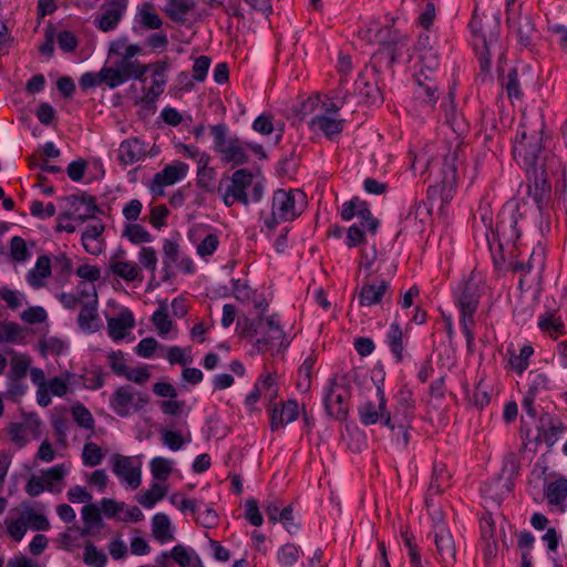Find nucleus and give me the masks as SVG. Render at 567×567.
Here are the masks:
<instances>
[{
	"mask_svg": "<svg viewBox=\"0 0 567 567\" xmlns=\"http://www.w3.org/2000/svg\"><path fill=\"white\" fill-rule=\"evenodd\" d=\"M297 197H299L300 205H302L306 195L301 190L277 189L274 192L271 209L278 214L281 221L295 220L301 214V207H297Z\"/></svg>",
	"mask_w": 567,
	"mask_h": 567,
	"instance_id": "obj_6",
	"label": "nucleus"
},
{
	"mask_svg": "<svg viewBox=\"0 0 567 567\" xmlns=\"http://www.w3.org/2000/svg\"><path fill=\"white\" fill-rule=\"evenodd\" d=\"M470 28L473 34L480 37L483 42L484 50L480 54L481 73L478 76L482 81H485L491 71V49L496 45L498 41V21L491 20L488 22V32H485L483 21L474 17L470 22Z\"/></svg>",
	"mask_w": 567,
	"mask_h": 567,
	"instance_id": "obj_4",
	"label": "nucleus"
},
{
	"mask_svg": "<svg viewBox=\"0 0 567 567\" xmlns=\"http://www.w3.org/2000/svg\"><path fill=\"white\" fill-rule=\"evenodd\" d=\"M146 154L144 144L137 137L124 140L118 147L117 159L127 166L142 159Z\"/></svg>",
	"mask_w": 567,
	"mask_h": 567,
	"instance_id": "obj_16",
	"label": "nucleus"
},
{
	"mask_svg": "<svg viewBox=\"0 0 567 567\" xmlns=\"http://www.w3.org/2000/svg\"><path fill=\"white\" fill-rule=\"evenodd\" d=\"M166 80L153 79L152 85L147 89L142 102L146 105H154L157 97L164 92Z\"/></svg>",
	"mask_w": 567,
	"mask_h": 567,
	"instance_id": "obj_62",
	"label": "nucleus"
},
{
	"mask_svg": "<svg viewBox=\"0 0 567 567\" xmlns=\"http://www.w3.org/2000/svg\"><path fill=\"white\" fill-rule=\"evenodd\" d=\"M219 239L216 234H208L198 245L197 254L202 258L212 256L218 248Z\"/></svg>",
	"mask_w": 567,
	"mask_h": 567,
	"instance_id": "obj_60",
	"label": "nucleus"
},
{
	"mask_svg": "<svg viewBox=\"0 0 567 567\" xmlns=\"http://www.w3.org/2000/svg\"><path fill=\"white\" fill-rule=\"evenodd\" d=\"M535 33V24L530 16H519L517 35L523 45H528L532 42L533 34Z\"/></svg>",
	"mask_w": 567,
	"mask_h": 567,
	"instance_id": "obj_43",
	"label": "nucleus"
},
{
	"mask_svg": "<svg viewBox=\"0 0 567 567\" xmlns=\"http://www.w3.org/2000/svg\"><path fill=\"white\" fill-rule=\"evenodd\" d=\"M111 270L126 281H134L138 279L141 268L134 262L115 261L111 264ZM140 280H142V278H140Z\"/></svg>",
	"mask_w": 567,
	"mask_h": 567,
	"instance_id": "obj_32",
	"label": "nucleus"
},
{
	"mask_svg": "<svg viewBox=\"0 0 567 567\" xmlns=\"http://www.w3.org/2000/svg\"><path fill=\"white\" fill-rule=\"evenodd\" d=\"M368 87L369 83L361 74H359L352 85V90H350L347 84L343 85V90H339L342 93V104L349 101L352 96H358L359 99L368 102L370 100V92Z\"/></svg>",
	"mask_w": 567,
	"mask_h": 567,
	"instance_id": "obj_28",
	"label": "nucleus"
},
{
	"mask_svg": "<svg viewBox=\"0 0 567 567\" xmlns=\"http://www.w3.org/2000/svg\"><path fill=\"white\" fill-rule=\"evenodd\" d=\"M51 275V261L50 258L45 255H42L38 258L35 262V267L29 270L27 275L28 282L33 288H40L43 286V279L50 277Z\"/></svg>",
	"mask_w": 567,
	"mask_h": 567,
	"instance_id": "obj_22",
	"label": "nucleus"
},
{
	"mask_svg": "<svg viewBox=\"0 0 567 567\" xmlns=\"http://www.w3.org/2000/svg\"><path fill=\"white\" fill-rule=\"evenodd\" d=\"M194 8V2L190 0H167L163 11L167 17L176 22L184 23L186 14Z\"/></svg>",
	"mask_w": 567,
	"mask_h": 567,
	"instance_id": "obj_23",
	"label": "nucleus"
},
{
	"mask_svg": "<svg viewBox=\"0 0 567 567\" xmlns=\"http://www.w3.org/2000/svg\"><path fill=\"white\" fill-rule=\"evenodd\" d=\"M92 374L93 375L91 378H87L83 374H76L75 381L82 380V384L85 389L96 391L105 384V377L107 375V373L104 372L101 367H97L92 370Z\"/></svg>",
	"mask_w": 567,
	"mask_h": 567,
	"instance_id": "obj_44",
	"label": "nucleus"
},
{
	"mask_svg": "<svg viewBox=\"0 0 567 567\" xmlns=\"http://www.w3.org/2000/svg\"><path fill=\"white\" fill-rule=\"evenodd\" d=\"M264 320V316L259 315L255 319H249L248 317H241L237 321V328L240 329L239 334L241 337H252L256 336L261 327Z\"/></svg>",
	"mask_w": 567,
	"mask_h": 567,
	"instance_id": "obj_46",
	"label": "nucleus"
},
{
	"mask_svg": "<svg viewBox=\"0 0 567 567\" xmlns=\"http://www.w3.org/2000/svg\"><path fill=\"white\" fill-rule=\"evenodd\" d=\"M220 153L223 154V161L230 163L233 166L244 165L249 161L248 154L238 144L237 138L231 140Z\"/></svg>",
	"mask_w": 567,
	"mask_h": 567,
	"instance_id": "obj_26",
	"label": "nucleus"
},
{
	"mask_svg": "<svg viewBox=\"0 0 567 567\" xmlns=\"http://www.w3.org/2000/svg\"><path fill=\"white\" fill-rule=\"evenodd\" d=\"M457 153H449L443 163L442 179L439 185L430 186L427 189V199L430 202V212L434 208L442 210L444 205L453 198V193L457 184Z\"/></svg>",
	"mask_w": 567,
	"mask_h": 567,
	"instance_id": "obj_3",
	"label": "nucleus"
},
{
	"mask_svg": "<svg viewBox=\"0 0 567 567\" xmlns=\"http://www.w3.org/2000/svg\"><path fill=\"white\" fill-rule=\"evenodd\" d=\"M482 290V279L475 274L464 282L462 290L457 297V305L461 311V326L466 338L467 349L473 352L475 324L474 313L477 310Z\"/></svg>",
	"mask_w": 567,
	"mask_h": 567,
	"instance_id": "obj_2",
	"label": "nucleus"
},
{
	"mask_svg": "<svg viewBox=\"0 0 567 567\" xmlns=\"http://www.w3.org/2000/svg\"><path fill=\"white\" fill-rule=\"evenodd\" d=\"M83 561L89 566L104 567L107 557L103 551L97 550L93 543L87 542L84 547Z\"/></svg>",
	"mask_w": 567,
	"mask_h": 567,
	"instance_id": "obj_42",
	"label": "nucleus"
},
{
	"mask_svg": "<svg viewBox=\"0 0 567 567\" xmlns=\"http://www.w3.org/2000/svg\"><path fill=\"white\" fill-rule=\"evenodd\" d=\"M82 518L85 527L81 530L82 536L90 534V528L102 526L101 511L95 504H87L82 508Z\"/></svg>",
	"mask_w": 567,
	"mask_h": 567,
	"instance_id": "obj_29",
	"label": "nucleus"
},
{
	"mask_svg": "<svg viewBox=\"0 0 567 567\" xmlns=\"http://www.w3.org/2000/svg\"><path fill=\"white\" fill-rule=\"evenodd\" d=\"M279 522L282 523L284 527L289 534H295L298 532L300 524L295 520L292 504H289L281 509L279 514Z\"/></svg>",
	"mask_w": 567,
	"mask_h": 567,
	"instance_id": "obj_63",
	"label": "nucleus"
},
{
	"mask_svg": "<svg viewBox=\"0 0 567 567\" xmlns=\"http://www.w3.org/2000/svg\"><path fill=\"white\" fill-rule=\"evenodd\" d=\"M412 420L392 421V437L395 436L396 443L406 447L410 440L409 429Z\"/></svg>",
	"mask_w": 567,
	"mask_h": 567,
	"instance_id": "obj_47",
	"label": "nucleus"
},
{
	"mask_svg": "<svg viewBox=\"0 0 567 567\" xmlns=\"http://www.w3.org/2000/svg\"><path fill=\"white\" fill-rule=\"evenodd\" d=\"M245 518L256 527L264 523V517L259 511L258 502L255 498H249L245 503Z\"/></svg>",
	"mask_w": 567,
	"mask_h": 567,
	"instance_id": "obj_56",
	"label": "nucleus"
},
{
	"mask_svg": "<svg viewBox=\"0 0 567 567\" xmlns=\"http://www.w3.org/2000/svg\"><path fill=\"white\" fill-rule=\"evenodd\" d=\"M350 390L347 385L330 379L323 396L327 414L334 420L344 421L348 417Z\"/></svg>",
	"mask_w": 567,
	"mask_h": 567,
	"instance_id": "obj_5",
	"label": "nucleus"
},
{
	"mask_svg": "<svg viewBox=\"0 0 567 567\" xmlns=\"http://www.w3.org/2000/svg\"><path fill=\"white\" fill-rule=\"evenodd\" d=\"M152 321L161 336H165L172 330L173 322L168 319L165 306H162L156 311H154Z\"/></svg>",
	"mask_w": 567,
	"mask_h": 567,
	"instance_id": "obj_51",
	"label": "nucleus"
},
{
	"mask_svg": "<svg viewBox=\"0 0 567 567\" xmlns=\"http://www.w3.org/2000/svg\"><path fill=\"white\" fill-rule=\"evenodd\" d=\"M545 496L550 505H559L567 498V478L559 477L545 487Z\"/></svg>",
	"mask_w": 567,
	"mask_h": 567,
	"instance_id": "obj_27",
	"label": "nucleus"
},
{
	"mask_svg": "<svg viewBox=\"0 0 567 567\" xmlns=\"http://www.w3.org/2000/svg\"><path fill=\"white\" fill-rule=\"evenodd\" d=\"M150 467L152 476L156 481H166L173 471L172 462L162 456L153 457Z\"/></svg>",
	"mask_w": 567,
	"mask_h": 567,
	"instance_id": "obj_36",
	"label": "nucleus"
},
{
	"mask_svg": "<svg viewBox=\"0 0 567 567\" xmlns=\"http://www.w3.org/2000/svg\"><path fill=\"white\" fill-rule=\"evenodd\" d=\"M82 460L85 466L99 465L103 460L101 447L93 442L86 443L83 449Z\"/></svg>",
	"mask_w": 567,
	"mask_h": 567,
	"instance_id": "obj_48",
	"label": "nucleus"
},
{
	"mask_svg": "<svg viewBox=\"0 0 567 567\" xmlns=\"http://www.w3.org/2000/svg\"><path fill=\"white\" fill-rule=\"evenodd\" d=\"M45 489L50 493H58L61 491L60 488L55 489L54 485L51 482H48V484H47V482L42 475L41 476L31 475L25 484V487H24L25 493L31 497L39 496Z\"/></svg>",
	"mask_w": 567,
	"mask_h": 567,
	"instance_id": "obj_30",
	"label": "nucleus"
},
{
	"mask_svg": "<svg viewBox=\"0 0 567 567\" xmlns=\"http://www.w3.org/2000/svg\"><path fill=\"white\" fill-rule=\"evenodd\" d=\"M71 412L74 421L79 424V426L87 430L94 429V419L91 412L83 404L79 403L74 405Z\"/></svg>",
	"mask_w": 567,
	"mask_h": 567,
	"instance_id": "obj_49",
	"label": "nucleus"
},
{
	"mask_svg": "<svg viewBox=\"0 0 567 567\" xmlns=\"http://www.w3.org/2000/svg\"><path fill=\"white\" fill-rule=\"evenodd\" d=\"M386 403L381 404V396L378 403L367 401L358 408L359 420L363 425H372L381 421L384 426H390V413H385Z\"/></svg>",
	"mask_w": 567,
	"mask_h": 567,
	"instance_id": "obj_12",
	"label": "nucleus"
},
{
	"mask_svg": "<svg viewBox=\"0 0 567 567\" xmlns=\"http://www.w3.org/2000/svg\"><path fill=\"white\" fill-rule=\"evenodd\" d=\"M270 430L277 431L280 426L297 420L299 411L296 400H288L280 403V409L276 404L270 409Z\"/></svg>",
	"mask_w": 567,
	"mask_h": 567,
	"instance_id": "obj_13",
	"label": "nucleus"
},
{
	"mask_svg": "<svg viewBox=\"0 0 567 567\" xmlns=\"http://www.w3.org/2000/svg\"><path fill=\"white\" fill-rule=\"evenodd\" d=\"M135 327L133 312L125 308L116 317L107 319V331L112 340L118 341L125 338L127 330Z\"/></svg>",
	"mask_w": 567,
	"mask_h": 567,
	"instance_id": "obj_15",
	"label": "nucleus"
},
{
	"mask_svg": "<svg viewBox=\"0 0 567 567\" xmlns=\"http://www.w3.org/2000/svg\"><path fill=\"white\" fill-rule=\"evenodd\" d=\"M99 80H101V84H105L110 89H115L126 82L116 64L115 66H103L100 70Z\"/></svg>",
	"mask_w": 567,
	"mask_h": 567,
	"instance_id": "obj_37",
	"label": "nucleus"
},
{
	"mask_svg": "<svg viewBox=\"0 0 567 567\" xmlns=\"http://www.w3.org/2000/svg\"><path fill=\"white\" fill-rule=\"evenodd\" d=\"M209 156L206 154H202L199 158V167L197 171V179L196 185L203 188L207 193H213L215 190L212 182L215 178V169L213 167H208Z\"/></svg>",
	"mask_w": 567,
	"mask_h": 567,
	"instance_id": "obj_25",
	"label": "nucleus"
},
{
	"mask_svg": "<svg viewBox=\"0 0 567 567\" xmlns=\"http://www.w3.org/2000/svg\"><path fill=\"white\" fill-rule=\"evenodd\" d=\"M10 256L13 261L23 262L31 257L25 240L20 236H14L10 240Z\"/></svg>",
	"mask_w": 567,
	"mask_h": 567,
	"instance_id": "obj_45",
	"label": "nucleus"
},
{
	"mask_svg": "<svg viewBox=\"0 0 567 567\" xmlns=\"http://www.w3.org/2000/svg\"><path fill=\"white\" fill-rule=\"evenodd\" d=\"M134 395L132 385H121L110 396V408L120 417H128L134 413Z\"/></svg>",
	"mask_w": 567,
	"mask_h": 567,
	"instance_id": "obj_9",
	"label": "nucleus"
},
{
	"mask_svg": "<svg viewBox=\"0 0 567 567\" xmlns=\"http://www.w3.org/2000/svg\"><path fill=\"white\" fill-rule=\"evenodd\" d=\"M80 198V204L85 206V212L83 214H79L78 219H80L81 221H85L89 218H94V215L96 213L103 214L102 209L97 206L94 196L89 195L86 193H82Z\"/></svg>",
	"mask_w": 567,
	"mask_h": 567,
	"instance_id": "obj_52",
	"label": "nucleus"
},
{
	"mask_svg": "<svg viewBox=\"0 0 567 567\" xmlns=\"http://www.w3.org/2000/svg\"><path fill=\"white\" fill-rule=\"evenodd\" d=\"M141 24L147 30H158L163 25L161 17L153 11L152 3H144L140 9Z\"/></svg>",
	"mask_w": 567,
	"mask_h": 567,
	"instance_id": "obj_38",
	"label": "nucleus"
},
{
	"mask_svg": "<svg viewBox=\"0 0 567 567\" xmlns=\"http://www.w3.org/2000/svg\"><path fill=\"white\" fill-rule=\"evenodd\" d=\"M123 236L134 245L153 241L152 235L140 224H127Z\"/></svg>",
	"mask_w": 567,
	"mask_h": 567,
	"instance_id": "obj_34",
	"label": "nucleus"
},
{
	"mask_svg": "<svg viewBox=\"0 0 567 567\" xmlns=\"http://www.w3.org/2000/svg\"><path fill=\"white\" fill-rule=\"evenodd\" d=\"M76 374L66 372L65 378L54 377L49 380L47 386L49 388L51 394L55 396H64L68 391V383L75 382Z\"/></svg>",
	"mask_w": 567,
	"mask_h": 567,
	"instance_id": "obj_39",
	"label": "nucleus"
},
{
	"mask_svg": "<svg viewBox=\"0 0 567 567\" xmlns=\"http://www.w3.org/2000/svg\"><path fill=\"white\" fill-rule=\"evenodd\" d=\"M434 543L436 553L444 567L453 565L455 561L456 549L453 536L445 526H437L434 530Z\"/></svg>",
	"mask_w": 567,
	"mask_h": 567,
	"instance_id": "obj_11",
	"label": "nucleus"
},
{
	"mask_svg": "<svg viewBox=\"0 0 567 567\" xmlns=\"http://www.w3.org/2000/svg\"><path fill=\"white\" fill-rule=\"evenodd\" d=\"M113 473L124 480L133 489L141 485V468L134 467L132 457L121 454L112 455Z\"/></svg>",
	"mask_w": 567,
	"mask_h": 567,
	"instance_id": "obj_10",
	"label": "nucleus"
},
{
	"mask_svg": "<svg viewBox=\"0 0 567 567\" xmlns=\"http://www.w3.org/2000/svg\"><path fill=\"white\" fill-rule=\"evenodd\" d=\"M344 122V120H337L326 114H322L315 115L310 120L309 126L311 130L322 132L328 140L333 141L343 131Z\"/></svg>",
	"mask_w": 567,
	"mask_h": 567,
	"instance_id": "obj_17",
	"label": "nucleus"
},
{
	"mask_svg": "<svg viewBox=\"0 0 567 567\" xmlns=\"http://www.w3.org/2000/svg\"><path fill=\"white\" fill-rule=\"evenodd\" d=\"M414 409L415 405L412 399V392L408 389H402L396 394L394 420H413Z\"/></svg>",
	"mask_w": 567,
	"mask_h": 567,
	"instance_id": "obj_21",
	"label": "nucleus"
},
{
	"mask_svg": "<svg viewBox=\"0 0 567 567\" xmlns=\"http://www.w3.org/2000/svg\"><path fill=\"white\" fill-rule=\"evenodd\" d=\"M489 389L491 386L486 384L484 381H480L477 383L471 395V401L476 408L482 409L489 403Z\"/></svg>",
	"mask_w": 567,
	"mask_h": 567,
	"instance_id": "obj_54",
	"label": "nucleus"
},
{
	"mask_svg": "<svg viewBox=\"0 0 567 567\" xmlns=\"http://www.w3.org/2000/svg\"><path fill=\"white\" fill-rule=\"evenodd\" d=\"M300 549L295 544L287 543L282 545L277 554L278 563L285 567H291L298 559Z\"/></svg>",
	"mask_w": 567,
	"mask_h": 567,
	"instance_id": "obj_40",
	"label": "nucleus"
},
{
	"mask_svg": "<svg viewBox=\"0 0 567 567\" xmlns=\"http://www.w3.org/2000/svg\"><path fill=\"white\" fill-rule=\"evenodd\" d=\"M367 33H373V41L380 44L378 51L371 55L370 65L377 74L384 75L390 70V45L386 40L390 29L389 27H385L384 30L370 27ZM369 40L372 41V37H369Z\"/></svg>",
	"mask_w": 567,
	"mask_h": 567,
	"instance_id": "obj_7",
	"label": "nucleus"
},
{
	"mask_svg": "<svg viewBox=\"0 0 567 567\" xmlns=\"http://www.w3.org/2000/svg\"><path fill=\"white\" fill-rule=\"evenodd\" d=\"M543 130L544 121L542 116H524V122L513 147V155L515 161L526 168L527 174L538 169L537 164L543 151Z\"/></svg>",
	"mask_w": 567,
	"mask_h": 567,
	"instance_id": "obj_1",
	"label": "nucleus"
},
{
	"mask_svg": "<svg viewBox=\"0 0 567 567\" xmlns=\"http://www.w3.org/2000/svg\"><path fill=\"white\" fill-rule=\"evenodd\" d=\"M389 288L388 281L381 280L380 282H367L359 292V303L363 307H371L381 302L384 293Z\"/></svg>",
	"mask_w": 567,
	"mask_h": 567,
	"instance_id": "obj_18",
	"label": "nucleus"
},
{
	"mask_svg": "<svg viewBox=\"0 0 567 567\" xmlns=\"http://www.w3.org/2000/svg\"><path fill=\"white\" fill-rule=\"evenodd\" d=\"M0 337L2 342L14 343L23 338L22 328L13 321H7L1 326Z\"/></svg>",
	"mask_w": 567,
	"mask_h": 567,
	"instance_id": "obj_50",
	"label": "nucleus"
},
{
	"mask_svg": "<svg viewBox=\"0 0 567 567\" xmlns=\"http://www.w3.org/2000/svg\"><path fill=\"white\" fill-rule=\"evenodd\" d=\"M95 320H97V295H94V299L82 305V309L78 316L79 327L84 332H94L97 330V327L93 326V321Z\"/></svg>",
	"mask_w": 567,
	"mask_h": 567,
	"instance_id": "obj_20",
	"label": "nucleus"
},
{
	"mask_svg": "<svg viewBox=\"0 0 567 567\" xmlns=\"http://www.w3.org/2000/svg\"><path fill=\"white\" fill-rule=\"evenodd\" d=\"M409 341L408 331L403 332L398 324H392V354H394L398 362L404 358V349Z\"/></svg>",
	"mask_w": 567,
	"mask_h": 567,
	"instance_id": "obj_33",
	"label": "nucleus"
},
{
	"mask_svg": "<svg viewBox=\"0 0 567 567\" xmlns=\"http://www.w3.org/2000/svg\"><path fill=\"white\" fill-rule=\"evenodd\" d=\"M188 168V165L181 161L166 165L161 172L154 175L151 190L155 194L162 195L163 187L173 185L183 179L186 176Z\"/></svg>",
	"mask_w": 567,
	"mask_h": 567,
	"instance_id": "obj_8",
	"label": "nucleus"
},
{
	"mask_svg": "<svg viewBox=\"0 0 567 567\" xmlns=\"http://www.w3.org/2000/svg\"><path fill=\"white\" fill-rule=\"evenodd\" d=\"M538 327L543 331L549 332L551 336H560L565 331V324L561 321L560 318H554L553 316H548L545 318H542L538 322Z\"/></svg>",
	"mask_w": 567,
	"mask_h": 567,
	"instance_id": "obj_55",
	"label": "nucleus"
},
{
	"mask_svg": "<svg viewBox=\"0 0 567 567\" xmlns=\"http://www.w3.org/2000/svg\"><path fill=\"white\" fill-rule=\"evenodd\" d=\"M59 48L64 52H73L79 45L76 37L69 30H62L56 35Z\"/></svg>",
	"mask_w": 567,
	"mask_h": 567,
	"instance_id": "obj_64",
	"label": "nucleus"
},
{
	"mask_svg": "<svg viewBox=\"0 0 567 567\" xmlns=\"http://www.w3.org/2000/svg\"><path fill=\"white\" fill-rule=\"evenodd\" d=\"M138 261L151 274H155L157 256L153 247H142L138 254Z\"/></svg>",
	"mask_w": 567,
	"mask_h": 567,
	"instance_id": "obj_61",
	"label": "nucleus"
},
{
	"mask_svg": "<svg viewBox=\"0 0 567 567\" xmlns=\"http://www.w3.org/2000/svg\"><path fill=\"white\" fill-rule=\"evenodd\" d=\"M114 8H110L103 11L101 17L94 20L96 28L103 32L115 30L122 19L125 10V3L112 1Z\"/></svg>",
	"mask_w": 567,
	"mask_h": 567,
	"instance_id": "obj_19",
	"label": "nucleus"
},
{
	"mask_svg": "<svg viewBox=\"0 0 567 567\" xmlns=\"http://www.w3.org/2000/svg\"><path fill=\"white\" fill-rule=\"evenodd\" d=\"M161 440L172 451H178L186 443L181 433L167 429L161 431Z\"/></svg>",
	"mask_w": 567,
	"mask_h": 567,
	"instance_id": "obj_53",
	"label": "nucleus"
},
{
	"mask_svg": "<svg viewBox=\"0 0 567 567\" xmlns=\"http://www.w3.org/2000/svg\"><path fill=\"white\" fill-rule=\"evenodd\" d=\"M21 319L29 324L42 323L48 319V313L44 308L32 306L21 313Z\"/></svg>",
	"mask_w": 567,
	"mask_h": 567,
	"instance_id": "obj_58",
	"label": "nucleus"
},
{
	"mask_svg": "<svg viewBox=\"0 0 567 567\" xmlns=\"http://www.w3.org/2000/svg\"><path fill=\"white\" fill-rule=\"evenodd\" d=\"M166 492V486L153 483L150 489L138 496L137 501L143 507L152 508L158 501L165 497Z\"/></svg>",
	"mask_w": 567,
	"mask_h": 567,
	"instance_id": "obj_31",
	"label": "nucleus"
},
{
	"mask_svg": "<svg viewBox=\"0 0 567 567\" xmlns=\"http://www.w3.org/2000/svg\"><path fill=\"white\" fill-rule=\"evenodd\" d=\"M109 365L112 372L118 377L126 374L127 365L125 363L124 353L121 350L111 351L107 354Z\"/></svg>",
	"mask_w": 567,
	"mask_h": 567,
	"instance_id": "obj_57",
	"label": "nucleus"
},
{
	"mask_svg": "<svg viewBox=\"0 0 567 567\" xmlns=\"http://www.w3.org/2000/svg\"><path fill=\"white\" fill-rule=\"evenodd\" d=\"M254 175L247 168H240L233 173L230 178V185L227 188L231 192L233 197L237 199L238 203L247 206L249 204V196L247 194V188L252 185Z\"/></svg>",
	"mask_w": 567,
	"mask_h": 567,
	"instance_id": "obj_14",
	"label": "nucleus"
},
{
	"mask_svg": "<svg viewBox=\"0 0 567 567\" xmlns=\"http://www.w3.org/2000/svg\"><path fill=\"white\" fill-rule=\"evenodd\" d=\"M371 380L377 388V395L381 396V404L388 402L385 395V369L384 365L380 362L374 364L371 370Z\"/></svg>",
	"mask_w": 567,
	"mask_h": 567,
	"instance_id": "obj_41",
	"label": "nucleus"
},
{
	"mask_svg": "<svg viewBox=\"0 0 567 567\" xmlns=\"http://www.w3.org/2000/svg\"><path fill=\"white\" fill-rule=\"evenodd\" d=\"M0 298L6 301L10 309L16 310L22 306L24 295L18 290L2 287L0 288Z\"/></svg>",
	"mask_w": 567,
	"mask_h": 567,
	"instance_id": "obj_59",
	"label": "nucleus"
},
{
	"mask_svg": "<svg viewBox=\"0 0 567 567\" xmlns=\"http://www.w3.org/2000/svg\"><path fill=\"white\" fill-rule=\"evenodd\" d=\"M528 175L529 183H533L535 187L534 199L537 203H542L547 197L550 189L546 178L544 177V171L534 169V172Z\"/></svg>",
	"mask_w": 567,
	"mask_h": 567,
	"instance_id": "obj_35",
	"label": "nucleus"
},
{
	"mask_svg": "<svg viewBox=\"0 0 567 567\" xmlns=\"http://www.w3.org/2000/svg\"><path fill=\"white\" fill-rule=\"evenodd\" d=\"M152 533L159 543H166L174 538L171 520L164 513H157L152 518Z\"/></svg>",
	"mask_w": 567,
	"mask_h": 567,
	"instance_id": "obj_24",
	"label": "nucleus"
}]
</instances>
